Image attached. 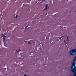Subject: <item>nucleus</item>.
<instances>
[{
  "instance_id": "f257e3e1",
  "label": "nucleus",
  "mask_w": 76,
  "mask_h": 76,
  "mask_svg": "<svg viewBox=\"0 0 76 76\" xmlns=\"http://www.w3.org/2000/svg\"><path fill=\"white\" fill-rule=\"evenodd\" d=\"M70 71L73 73L74 75L72 76H76V66L75 68H74L73 69L71 70Z\"/></svg>"
},
{
  "instance_id": "f03ea898",
  "label": "nucleus",
  "mask_w": 76,
  "mask_h": 76,
  "mask_svg": "<svg viewBox=\"0 0 76 76\" xmlns=\"http://www.w3.org/2000/svg\"><path fill=\"white\" fill-rule=\"evenodd\" d=\"M75 53V54H76V49H72L70 51V55H75V54H73V53Z\"/></svg>"
},
{
  "instance_id": "7ed1b4c3",
  "label": "nucleus",
  "mask_w": 76,
  "mask_h": 76,
  "mask_svg": "<svg viewBox=\"0 0 76 76\" xmlns=\"http://www.w3.org/2000/svg\"><path fill=\"white\" fill-rule=\"evenodd\" d=\"M73 62L72 61V64H75V62H76V57H75V56L74 59H73Z\"/></svg>"
},
{
  "instance_id": "20e7f679",
  "label": "nucleus",
  "mask_w": 76,
  "mask_h": 76,
  "mask_svg": "<svg viewBox=\"0 0 76 76\" xmlns=\"http://www.w3.org/2000/svg\"><path fill=\"white\" fill-rule=\"evenodd\" d=\"M45 6L46 7V8H45V9L43 10L44 11H45V10H47V6H48V5H47V4H46L45 5Z\"/></svg>"
},
{
  "instance_id": "39448f33",
  "label": "nucleus",
  "mask_w": 76,
  "mask_h": 76,
  "mask_svg": "<svg viewBox=\"0 0 76 76\" xmlns=\"http://www.w3.org/2000/svg\"><path fill=\"white\" fill-rule=\"evenodd\" d=\"M72 66H71V67L72 69H73V67L74 66H75V64L72 63Z\"/></svg>"
},
{
  "instance_id": "423d86ee",
  "label": "nucleus",
  "mask_w": 76,
  "mask_h": 76,
  "mask_svg": "<svg viewBox=\"0 0 76 76\" xmlns=\"http://www.w3.org/2000/svg\"><path fill=\"white\" fill-rule=\"evenodd\" d=\"M12 22L14 23L15 22V20H13L12 21Z\"/></svg>"
},
{
  "instance_id": "0eeeda50",
  "label": "nucleus",
  "mask_w": 76,
  "mask_h": 76,
  "mask_svg": "<svg viewBox=\"0 0 76 76\" xmlns=\"http://www.w3.org/2000/svg\"><path fill=\"white\" fill-rule=\"evenodd\" d=\"M3 38H6V36H4V35H3Z\"/></svg>"
},
{
  "instance_id": "6e6552de",
  "label": "nucleus",
  "mask_w": 76,
  "mask_h": 76,
  "mask_svg": "<svg viewBox=\"0 0 76 76\" xmlns=\"http://www.w3.org/2000/svg\"><path fill=\"white\" fill-rule=\"evenodd\" d=\"M20 51V49H18V50H16V52H19V51Z\"/></svg>"
},
{
  "instance_id": "1a4fd4ad",
  "label": "nucleus",
  "mask_w": 76,
  "mask_h": 76,
  "mask_svg": "<svg viewBox=\"0 0 76 76\" xmlns=\"http://www.w3.org/2000/svg\"><path fill=\"white\" fill-rule=\"evenodd\" d=\"M63 37H64V36H63L61 37H60V38L59 39H61V38H63Z\"/></svg>"
},
{
  "instance_id": "9d476101",
  "label": "nucleus",
  "mask_w": 76,
  "mask_h": 76,
  "mask_svg": "<svg viewBox=\"0 0 76 76\" xmlns=\"http://www.w3.org/2000/svg\"><path fill=\"white\" fill-rule=\"evenodd\" d=\"M5 38H3V41H5Z\"/></svg>"
},
{
  "instance_id": "9b49d317",
  "label": "nucleus",
  "mask_w": 76,
  "mask_h": 76,
  "mask_svg": "<svg viewBox=\"0 0 76 76\" xmlns=\"http://www.w3.org/2000/svg\"><path fill=\"white\" fill-rule=\"evenodd\" d=\"M28 42V44H31V42Z\"/></svg>"
},
{
  "instance_id": "f8f14e48",
  "label": "nucleus",
  "mask_w": 76,
  "mask_h": 76,
  "mask_svg": "<svg viewBox=\"0 0 76 76\" xmlns=\"http://www.w3.org/2000/svg\"><path fill=\"white\" fill-rule=\"evenodd\" d=\"M64 41L65 42V44L66 45V41L64 40Z\"/></svg>"
},
{
  "instance_id": "ddd939ff",
  "label": "nucleus",
  "mask_w": 76,
  "mask_h": 76,
  "mask_svg": "<svg viewBox=\"0 0 76 76\" xmlns=\"http://www.w3.org/2000/svg\"><path fill=\"white\" fill-rule=\"evenodd\" d=\"M69 39H68V37H67V41H69Z\"/></svg>"
},
{
  "instance_id": "4468645a",
  "label": "nucleus",
  "mask_w": 76,
  "mask_h": 76,
  "mask_svg": "<svg viewBox=\"0 0 76 76\" xmlns=\"http://www.w3.org/2000/svg\"><path fill=\"white\" fill-rule=\"evenodd\" d=\"M28 26H27L26 27H25V29H26V28H27V27H28Z\"/></svg>"
},
{
  "instance_id": "2eb2a0df",
  "label": "nucleus",
  "mask_w": 76,
  "mask_h": 76,
  "mask_svg": "<svg viewBox=\"0 0 76 76\" xmlns=\"http://www.w3.org/2000/svg\"><path fill=\"white\" fill-rule=\"evenodd\" d=\"M24 76H27L26 75V74L24 75Z\"/></svg>"
},
{
  "instance_id": "dca6fc26",
  "label": "nucleus",
  "mask_w": 76,
  "mask_h": 76,
  "mask_svg": "<svg viewBox=\"0 0 76 76\" xmlns=\"http://www.w3.org/2000/svg\"><path fill=\"white\" fill-rule=\"evenodd\" d=\"M45 0H43V1H45Z\"/></svg>"
},
{
  "instance_id": "f3484780",
  "label": "nucleus",
  "mask_w": 76,
  "mask_h": 76,
  "mask_svg": "<svg viewBox=\"0 0 76 76\" xmlns=\"http://www.w3.org/2000/svg\"><path fill=\"white\" fill-rule=\"evenodd\" d=\"M18 16V15H16V16Z\"/></svg>"
},
{
  "instance_id": "a211bd4d",
  "label": "nucleus",
  "mask_w": 76,
  "mask_h": 76,
  "mask_svg": "<svg viewBox=\"0 0 76 76\" xmlns=\"http://www.w3.org/2000/svg\"><path fill=\"white\" fill-rule=\"evenodd\" d=\"M16 18H17V16L16 17Z\"/></svg>"
}]
</instances>
